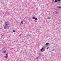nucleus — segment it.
<instances>
[{"mask_svg":"<svg viewBox=\"0 0 61 61\" xmlns=\"http://www.w3.org/2000/svg\"><path fill=\"white\" fill-rule=\"evenodd\" d=\"M45 48L43 47L42 49H40V51H41V52H42L44 51H45V50L44 49Z\"/></svg>","mask_w":61,"mask_h":61,"instance_id":"obj_1","label":"nucleus"},{"mask_svg":"<svg viewBox=\"0 0 61 61\" xmlns=\"http://www.w3.org/2000/svg\"><path fill=\"white\" fill-rule=\"evenodd\" d=\"M10 27L8 26V25H6L4 27V29H6V28H8L9 27Z\"/></svg>","mask_w":61,"mask_h":61,"instance_id":"obj_2","label":"nucleus"},{"mask_svg":"<svg viewBox=\"0 0 61 61\" xmlns=\"http://www.w3.org/2000/svg\"><path fill=\"white\" fill-rule=\"evenodd\" d=\"M5 25H8V22H5Z\"/></svg>","mask_w":61,"mask_h":61,"instance_id":"obj_3","label":"nucleus"},{"mask_svg":"<svg viewBox=\"0 0 61 61\" xmlns=\"http://www.w3.org/2000/svg\"><path fill=\"white\" fill-rule=\"evenodd\" d=\"M32 18L33 19H35L36 20H37V18H35V17H33Z\"/></svg>","mask_w":61,"mask_h":61,"instance_id":"obj_4","label":"nucleus"},{"mask_svg":"<svg viewBox=\"0 0 61 61\" xmlns=\"http://www.w3.org/2000/svg\"><path fill=\"white\" fill-rule=\"evenodd\" d=\"M8 57V55L7 54H6V56H5V57L6 58H7Z\"/></svg>","mask_w":61,"mask_h":61,"instance_id":"obj_5","label":"nucleus"},{"mask_svg":"<svg viewBox=\"0 0 61 61\" xmlns=\"http://www.w3.org/2000/svg\"><path fill=\"white\" fill-rule=\"evenodd\" d=\"M57 8H61V6H58L57 7Z\"/></svg>","mask_w":61,"mask_h":61,"instance_id":"obj_6","label":"nucleus"},{"mask_svg":"<svg viewBox=\"0 0 61 61\" xmlns=\"http://www.w3.org/2000/svg\"><path fill=\"white\" fill-rule=\"evenodd\" d=\"M45 45H49V43H47Z\"/></svg>","mask_w":61,"mask_h":61,"instance_id":"obj_7","label":"nucleus"},{"mask_svg":"<svg viewBox=\"0 0 61 61\" xmlns=\"http://www.w3.org/2000/svg\"><path fill=\"white\" fill-rule=\"evenodd\" d=\"M55 3H56V2H57V0H55Z\"/></svg>","mask_w":61,"mask_h":61,"instance_id":"obj_8","label":"nucleus"},{"mask_svg":"<svg viewBox=\"0 0 61 61\" xmlns=\"http://www.w3.org/2000/svg\"><path fill=\"white\" fill-rule=\"evenodd\" d=\"M57 1H58V2H60V0H57Z\"/></svg>","mask_w":61,"mask_h":61,"instance_id":"obj_9","label":"nucleus"},{"mask_svg":"<svg viewBox=\"0 0 61 61\" xmlns=\"http://www.w3.org/2000/svg\"><path fill=\"white\" fill-rule=\"evenodd\" d=\"M16 31H15V30H13V32H16Z\"/></svg>","mask_w":61,"mask_h":61,"instance_id":"obj_10","label":"nucleus"},{"mask_svg":"<svg viewBox=\"0 0 61 61\" xmlns=\"http://www.w3.org/2000/svg\"><path fill=\"white\" fill-rule=\"evenodd\" d=\"M4 53H5V51H3Z\"/></svg>","mask_w":61,"mask_h":61,"instance_id":"obj_11","label":"nucleus"},{"mask_svg":"<svg viewBox=\"0 0 61 61\" xmlns=\"http://www.w3.org/2000/svg\"><path fill=\"white\" fill-rule=\"evenodd\" d=\"M22 23H23V22H22V21H21V22H20V24H22Z\"/></svg>","mask_w":61,"mask_h":61,"instance_id":"obj_12","label":"nucleus"},{"mask_svg":"<svg viewBox=\"0 0 61 61\" xmlns=\"http://www.w3.org/2000/svg\"><path fill=\"white\" fill-rule=\"evenodd\" d=\"M48 48H49V47H48L47 48V49H48Z\"/></svg>","mask_w":61,"mask_h":61,"instance_id":"obj_13","label":"nucleus"},{"mask_svg":"<svg viewBox=\"0 0 61 61\" xmlns=\"http://www.w3.org/2000/svg\"><path fill=\"white\" fill-rule=\"evenodd\" d=\"M48 19H50V18L49 17H48Z\"/></svg>","mask_w":61,"mask_h":61,"instance_id":"obj_14","label":"nucleus"},{"mask_svg":"<svg viewBox=\"0 0 61 61\" xmlns=\"http://www.w3.org/2000/svg\"><path fill=\"white\" fill-rule=\"evenodd\" d=\"M56 13H57V11H56Z\"/></svg>","mask_w":61,"mask_h":61,"instance_id":"obj_15","label":"nucleus"}]
</instances>
